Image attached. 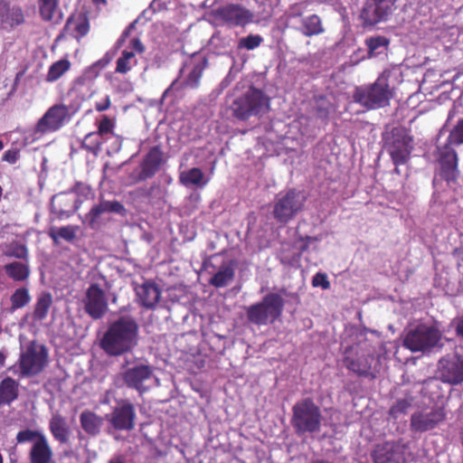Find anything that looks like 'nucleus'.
I'll list each match as a JSON object with an SVG mask.
<instances>
[{
	"instance_id": "1",
	"label": "nucleus",
	"mask_w": 463,
	"mask_h": 463,
	"mask_svg": "<svg viewBox=\"0 0 463 463\" xmlns=\"http://www.w3.org/2000/svg\"><path fill=\"white\" fill-rule=\"evenodd\" d=\"M139 326L129 315L120 316L109 323L99 346L109 356H120L131 352L138 342Z\"/></svg>"
},
{
	"instance_id": "2",
	"label": "nucleus",
	"mask_w": 463,
	"mask_h": 463,
	"mask_svg": "<svg viewBox=\"0 0 463 463\" xmlns=\"http://www.w3.org/2000/svg\"><path fill=\"white\" fill-rule=\"evenodd\" d=\"M389 78V72L384 71L373 83L356 87L353 94L354 101L369 110L388 106L393 96Z\"/></svg>"
},
{
	"instance_id": "3",
	"label": "nucleus",
	"mask_w": 463,
	"mask_h": 463,
	"mask_svg": "<svg viewBox=\"0 0 463 463\" xmlns=\"http://www.w3.org/2000/svg\"><path fill=\"white\" fill-rule=\"evenodd\" d=\"M322 419L320 408L311 398L302 399L292 407L290 423L298 437L319 432Z\"/></svg>"
},
{
	"instance_id": "4",
	"label": "nucleus",
	"mask_w": 463,
	"mask_h": 463,
	"mask_svg": "<svg viewBox=\"0 0 463 463\" xmlns=\"http://www.w3.org/2000/svg\"><path fill=\"white\" fill-rule=\"evenodd\" d=\"M269 109V98L263 90L250 86L249 90L235 98L229 109L239 121H247L252 116L264 114Z\"/></svg>"
},
{
	"instance_id": "5",
	"label": "nucleus",
	"mask_w": 463,
	"mask_h": 463,
	"mask_svg": "<svg viewBox=\"0 0 463 463\" xmlns=\"http://www.w3.org/2000/svg\"><path fill=\"white\" fill-rule=\"evenodd\" d=\"M402 345L412 353H428L443 346L442 332L436 326L419 324L407 331Z\"/></svg>"
},
{
	"instance_id": "6",
	"label": "nucleus",
	"mask_w": 463,
	"mask_h": 463,
	"mask_svg": "<svg viewBox=\"0 0 463 463\" xmlns=\"http://www.w3.org/2000/svg\"><path fill=\"white\" fill-rule=\"evenodd\" d=\"M284 299L278 293H269L260 302L250 305L246 308L247 319L256 326L273 324L283 312Z\"/></svg>"
},
{
	"instance_id": "7",
	"label": "nucleus",
	"mask_w": 463,
	"mask_h": 463,
	"mask_svg": "<svg viewBox=\"0 0 463 463\" xmlns=\"http://www.w3.org/2000/svg\"><path fill=\"white\" fill-rule=\"evenodd\" d=\"M384 147L393 165H406L413 150L414 139L410 129L394 127L383 137Z\"/></svg>"
},
{
	"instance_id": "8",
	"label": "nucleus",
	"mask_w": 463,
	"mask_h": 463,
	"mask_svg": "<svg viewBox=\"0 0 463 463\" xmlns=\"http://www.w3.org/2000/svg\"><path fill=\"white\" fill-rule=\"evenodd\" d=\"M307 198L302 192L289 189L279 193L274 201L272 216L277 223L287 225L305 208Z\"/></svg>"
},
{
	"instance_id": "9",
	"label": "nucleus",
	"mask_w": 463,
	"mask_h": 463,
	"mask_svg": "<svg viewBox=\"0 0 463 463\" xmlns=\"http://www.w3.org/2000/svg\"><path fill=\"white\" fill-rule=\"evenodd\" d=\"M16 442H31L28 458L30 463H52L53 451L47 437L40 430L25 429L16 434Z\"/></svg>"
},
{
	"instance_id": "10",
	"label": "nucleus",
	"mask_w": 463,
	"mask_h": 463,
	"mask_svg": "<svg viewBox=\"0 0 463 463\" xmlns=\"http://www.w3.org/2000/svg\"><path fill=\"white\" fill-rule=\"evenodd\" d=\"M48 352L44 345L31 342L20 355L18 366L20 376L28 377L40 373L46 366Z\"/></svg>"
},
{
	"instance_id": "11",
	"label": "nucleus",
	"mask_w": 463,
	"mask_h": 463,
	"mask_svg": "<svg viewBox=\"0 0 463 463\" xmlns=\"http://www.w3.org/2000/svg\"><path fill=\"white\" fill-rule=\"evenodd\" d=\"M448 140L442 145H437L433 153L436 163L439 167V175L447 183L456 182L459 176L458 156Z\"/></svg>"
},
{
	"instance_id": "12",
	"label": "nucleus",
	"mask_w": 463,
	"mask_h": 463,
	"mask_svg": "<svg viewBox=\"0 0 463 463\" xmlns=\"http://www.w3.org/2000/svg\"><path fill=\"white\" fill-rule=\"evenodd\" d=\"M106 418L115 430L131 431L136 426V407L129 400L121 399Z\"/></svg>"
},
{
	"instance_id": "13",
	"label": "nucleus",
	"mask_w": 463,
	"mask_h": 463,
	"mask_svg": "<svg viewBox=\"0 0 463 463\" xmlns=\"http://www.w3.org/2000/svg\"><path fill=\"white\" fill-rule=\"evenodd\" d=\"M398 0H370L367 1L360 14L364 26H373L380 22L388 20L396 10Z\"/></svg>"
},
{
	"instance_id": "14",
	"label": "nucleus",
	"mask_w": 463,
	"mask_h": 463,
	"mask_svg": "<svg viewBox=\"0 0 463 463\" xmlns=\"http://www.w3.org/2000/svg\"><path fill=\"white\" fill-rule=\"evenodd\" d=\"M85 313L94 320L102 318L109 310L104 290L98 283H92L86 289L82 299Z\"/></svg>"
},
{
	"instance_id": "15",
	"label": "nucleus",
	"mask_w": 463,
	"mask_h": 463,
	"mask_svg": "<svg viewBox=\"0 0 463 463\" xmlns=\"http://www.w3.org/2000/svg\"><path fill=\"white\" fill-rule=\"evenodd\" d=\"M446 417V410L441 406H435L429 411H416L411 417V430L420 433L431 430L443 422Z\"/></svg>"
},
{
	"instance_id": "16",
	"label": "nucleus",
	"mask_w": 463,
	"mask_h": 463,
	"mask_svg": "<svg viewBox=\"0 0 463 463\" xmlns=\"http://www.w3.org/2000/svg\"><path fill=\"white\" fill-rule=\"evenodd\" d=\"M438 374L441 382L451 385L463 383V358L458 355H446L438 363Z\"/></svg>"
},
{
	"instance_id": "17",
	"label": "nucleus",
	"mask_w": 463,
	"mask_h": 463,
	"mask_svg": "<svg viewBox=\"0 0 463 463\" xmlns=\"http://www.w3.org/2000/svg\"><path fill=\"white\" fill-rule=\"evenodd\" d=\"M69 119V108L64 104H56L48 109L39 119L36 128L41 133L59 130Z\"/></svg>"
},
{
	"instance_id": "18",
	"label": "nucleus",
	"mask_w": 463,
	"mask_h": 463,
	"mask_svg": "<svg viewBox=\"0 0 463 463\" xmlns=\"http://www.w3.org/2000/svg\"><path fill=\"white\" fill-rule=\"evenodd\" d=\"M218 19L231 26H245L252 22L253 14L238 4H228L215 11Z\"/></svg>"
},
{
	"instance_id": "19",
	"label": "nucleus",
	"mask_w": 463,
	"mask_h": 463,
	"mask_svg": "<svg viewBox=\"0 0 463 463\" xmlns=\"http://www.w3.org/2000/svg\"><path fill=\"white\" fill-rule=\"evenodd\" d=\"M146 47L139 38L130 40L128 49L124 50L116 61L115 72L119 74L128 73L138 63L137 55L143 54Z\"/></svg>"
},
{
	"instance_id": "20",
	"label": "nucleus",
	"mask_w": 463,
	"mask_h": 463,
	"mask_svg": "<svg viewBox=\"0 0 463 463\" xmlns=\"http://www.w3.org/2000/svg\"><path fill=\"white\" fill-rule=\"evenodd\" d=\"M153 375V369L147 364H137L124 371L121 374L124 383L135 389L140 395L146 392L144 383Z\"/></svg>"
},
{
	"instance_id": "21",
	"label": "nucleus",
	"mask_w": 463,
	"mask_h": 463,
	"mask_svg": "<svg viewBox=\"0 0 463 463\" xmlns=\"http://www.w3.org/2000/svg\"><path fill=\"white\" fill-rule=\"evenodd\" d=\"M164 152L160 146H152L140 164L137 181H145L153 177L165 163Z\"/></svg>"
},
{
	"instance_id": "22",
	"label": "nucleus",
	"mask_w": 463,
	"mask_h": 463,
	"mask_svg": "<svg viewBox=\"0 0 463 463\" xmlns=\"http://www.w3.org/2000/svg\"><path fill=\"white\" fill-rule=\"evenodd\" d=\"M90 21L87 14L82 12L72 13L67 19L62 29V35H69L80 41L90 32Z\"/></svg>"
},
{
	"instance_id": "23",
	"label": "nucleus",
	"mask_w": 463,
	"mask_h": 463,
	"mask_svg": "<svg viewBox=\"0 0 463 463\" xmlns=\"http://www.w3.org/2000/svg\"><path fill=\"white\" fill-rule=\"evenodd\" d=\"M135 290L139 304L146 309L155 308L161 298V290L156 283L152 280L145 281Z\"/></svg>"
},
{
	"instance_id": "24",
	"label": "nucleus",
	"mask_w": 463,
	"mask_h": 463,
	"mask_svg": "<svg viewBox=\"0 0 463 463\" xmlns=\"http://www.w3.org/2000/svg\"><path fill=\"white\" fill-rule=\"evenodd\" d=\"M374 463H400L402 458V451L400 445L394 442L379 444L372 452Z\"/></svg>"
},
{
	"instance_id": "25",
	"label": "nucleus",
	"mask_w": 463,
	"mask_h": 463,
	"mask_svg": "<svg viewBox=\"0 0 463 463\" xmlns=\"http://www.w3.org/2000/svg\"><path fill=\"white\" fill-rule=\"evenodd\" d=\"M49 430L53 439L60 444H67L70 439V428L66 419L60 413L52 416L49 421Z\"/></svg>"
},
{
	"instance_id": "26",
	"label": "nucleus",
	"mask_w": 463,
	"mask_h": 463,
	"mask_svg": "<svg viewBox=\"0 0 463 463\" xmlns=\"http://www.w3.org/2000/svg\"><path fill=\"white\" fill-rule=\"evenodd\" d=\"M81 429L91 437L98 436L104 423V419L90 410L83 411L80 415Z\"/></svg>"
},
{
	"instance_id": "27",
	"label": "nucleus",
	"mask_w": 463,
	"mask_h": 463,
	"mask_svg": "<svg viewBox=\"0 0 463 463\" xmlns=\"http://www.w3.org/2000/svg\"><path fill=\"white\" fill-rule=\"evenodd\" d=\"M18 383L9 376L0 382V406L9 405L18 398Z\"/></svg>"
},
{
	"instance_id": "28",
	"label": "nucleus",
	"mask_w": 463,
	"mask_h": 463,
	"mask_svg": "<svg viewBox=\"0 0 463 463\" xmlns=\"http://www.w3.org/2000/svg\"><path fill=\"white\" fill-rule=\"evenodd\" d=\"M5 274L14 281H26L31 274L29 263L26 261H13L4 266Z\"/></svg>"
},
{
	"instance_id": "29",
	"label": "nucleus",
	"mask_w": 463,
	"mask_h": 463,
	"mask_svg": "<svg viewBox=\"0 0 463 463\" xmlns=\"http://www.w3.org/2000/svg\"><path fill=\"white\" fill-rule=\"evenodd\" d=\"M373 359V356L361 355L356 359L345 356L344 358V364L345 367L360 376H366L371 371V361Z\"/></svg>"
},
{
	"instance_id": "30",
	"label": "nucleus",
	"mask_w": 463,
	"mask_h": 463,
	"mask_svg": "<svg viewBox=\"0 0 463 463\" xmlns=\"http://www.w3.org/2000/svg\"><path fill=\"white\" fill-rule=\"evenodd\" d=\"M298 30L307 37L319 35L325 32L322 20L317 14H310L303 17L301 20V27Z\"/></svg>"
},
{
	"instance_id": "31",
	"label": "nucleus",
	"mask_w": 463,
	"mask_h": 463,
	"mask_svg": "<svg viewBox=\"0 0 463 463\" xmlns=\"http://www.w3.org/2000/svg\"><path fill=\"white\" fill-rule=\"evenodd\" d=\"M52 296L50 292H42L35 302L33 311V319L34 321H43L48 316L49 310L52 305Z\"/></svg>"
},
{
	"instance_id": "32",
	"label": "nucleus",
	"mask_w": 463,
	"mask_h": 463,
	"mask_svg": "<svg viewBox=\"0 0 463 463\" xmlns=\"http://www.w3.org/2000/svg\"><path fill=\"white\" fill-rule=\"evenodd\" d=\"M51 211L60 220L67 219L74 213V209H72L70 202L63 197V194H59L52 197Z\"/></svg>"
},
{
	"instance_id": "33",
	"label": "nucleus",
	"mask_w": 463,
	"mask_h": 463,
	"mask_svg": "<svg viewBox=\"0 0 463 463\" xmlns=\"http://www.w3.org/2000/svg\"><path fill=\"white\" fill-rule=\"evenodd\" d=\"M25 18L22 7L19 5L10 6L0 24L2 27L14 28L24 24Z\"/></svg>"
},
{
	"instance_id": "34",
	"label": "nucleus",
	"mask_w": 463,
	"mask_h": 463,
	"mask_svg": "<svg viewBox=\"0 0 463 463\" xmlns=\"http://www.w3.org/2000/svg\"><path fill=\"white\" fill-rule=\"evenodd\" d=\"M390 40L383 35L368 37L365 40V45L368 49V58L382 54L389 46Z\"/></svg>"
},
{
	"instance_id": "35",
	"label": "nucleus",
	"mask_w": 463,
	"mask_h": 463,
	"mask_svg": "<svg viewBox=\"0 0 463 463\" xmlns=\"http://www.w3.org/2000/svg\"><path fill=\"white\" fill-rule=\"evenodd\" d=\"M3 253L5 257L14 258L28 262L29 251L25 244L13 241L4 247Z\"/></svg>"
},
{
	"instance_id": "36",
	"label": "nucleus",
	"mask_w": 463,
	"mask_h": 463,
	"mask_svg": "<svg viewBox=\"0 0 463 463\" xmlns=\"http://www.w3.org/2000/svg\"><path fill=\"white\" fill-rule=\"evenodd\" d=\"M71 63L68 59H61L53 62L48 70L45 77L47 82H54L61 79L68 71H70Z\"/></svg>"
},
{
	"instance_id": "37",
	"label": "nucleus",
	"mask_w": 463,
	"mask_h": 463,
	"mask_svg": "<svg viewBox=\"0 0 463 463\" xmlns=\"http://www.w3.org/2000/svg\"><path fill=\"white\" fill-rule=\"evenodd\" d=\"M105 138L99 136L96 131L88 133L80 143V147L87 152L97 156L103 145Z\"/></svg>"
},
{
	"instance_id": "38",
	"label": "nucleus",
	"mask_w": 463,
	"mask_h": 463,
	"mask_svg": "<svg viewBox=\"0 0 463 463\" xmlns=\"http://www.w3.org/2000/svg\"><path fill=\"white\" fill-rule=\"evenodd\" d=\"M180 181L185 186L191 184L198 187L204 186L208 182L207 180H204V175L198 167H193L187 172L183 173L180 175Z\"/></svg>"
},
{
	"instance_id": "39",
	"label": "nucleus",
	"mask_w": 463,
	"mask_h": 463,
	"mask_svg": "<svg viewBox=\"0 0 463 463\" xmlns=\"http://www.w3.org/2000/svg\"><path fill=\"white\" fill-rule=\"evenodd\" d=\"M317 241H318L317 237H313V236H308V235L303 236V235L298 234L294 242V247L298 250V253L293 257L292 260H283L282 262L288 263V264H293L294 262H298L302 254L308 250L309 243L315 242Z\"/></svg>"
},
{
	"instance_id": "40",
	"label": "nucleus",
	"mask_w": 463,
	"mask_h": 463,
	"mask_svg": "<svg viewBox=\"0 0 463 463\" xmlns=\"http://www.w3.org/2000/svg\"><path fill=\"white\" fill-rule=\"evenodd\" d=\"M207 61L203 58L201 61L195 63L192 71L184 81V87L195 89L199 86L203 72L206 68Z\"/></svg>"
},
{
	"instance_id": "41",
	"label": "nucleus",
	"mask_w": 463,
	"mask_h": 463,
	"mask_svg": "<svg viewBox=\"0 0 463 463\" xmlns=\"http://www.w3.org/2000/svg\"><path fill=\"white\" fill-rule=\"evenodd\" d=\"M32 298L26 287L16 288L10 297L11 309L13 311L26 307Z\"/></svg>"
},
{
	"instance_id": "42",
	"label": "nucleus",
	"mask_w": 463,
	"mask_h": 463,
	"mask_svg": "<svg viewBox=\"0 0 463 463\" xmlns=\"http://www.w3.org/2000/svg\"><path fill=\"white\" fill-rule=\"evenodd\" d=\"M234 278V269L230 266L221 267L213 278L209 280L210 285L215 288H223Z\"/></svg>"
},
{
	"instance_id": "43",
	"label": "nucleus",
	"mask_w": 463,
	"mask_h": 463,
	"mask_svg": "<svg viewBox=\"0 0 463 463\" xmlns=\"http://www.w3.org/2000/svg\"><path fill=\"white\" fill-rule=\"evenodd\" d=\"M38 3L42 19L46 22H51L58 8L59 0H38Z\"/></svg>"
},
{
	"instance_id": "44",
	"label": "nucleus",
	"mask_w": 463,
	"mask_h": 463,
	"mask_svg": "<svg viewBox=\"0 0 463 463\" xmlns=\"http://www.w3.org/2000/svg\"><path fill=\"white\" fill-rule=\"evenodd\" d=\"M105 213L104 206L100 202L99 204L94 205L90 211L85 214L83 223H86L91 229H97L99 225V219Z\"/></svg>"
},
{
	"instance_id": "45",
	"label": "nucleus",
	"mask_w": 463,
	"mask_h": 463,
	"mask_svg": "<svg viewBox=\"0 0 463 463\" xmlns=\"http://www.w3.org/2000/svg\"><path fill=\"white\" fill-rule=\"evenodd\" d=\"M263 43V38L260 34H249L242 37L238 42L239 50L251 51L260 46Z\"/></svg>"
},
{
	"instance_id": "46",
	"label": "nucleus",
	"mask_w": 463,
	"mask_h": 463,
	"mask_svg": "<svg viewBox=\"0 0 463 463\" xmlns=\"http://www.w3.org/2000/svg\"><path fill=\"white\" fill-rule=\"evenodd\" d=\"M97 125V133L101 136L103 138L105 136L109 134H114V128L116 126L115 120L108 117L107 115H103L101 118L96 123Z\"/></svg>"
},
{
	"instance_id": "47",
	"label": "nucleus",
	"mask_w": 463,
	"mask_h": 463,
	"mask_svg": "<svg viewBox=\"0 0 463 463\" xmlns=\"http://www.w3.org/2000/svg\"><path fill=\"white\" fill-rule=\"evenodd\" d=\"M49 235L52 239H53L54 241L57 240V238H61L67 241H71L75 239L76 237V232H75V229L74 227L72 226H63V227H61L59 229H57V231H54V230H51L50 232H49Z\"/></svg>"
},
{
	"instance_id": "48",
	"label": "nucleus",
	"mask_w": 463,
	"mask_h": 463,
	"mask_svg": "<svg viewBox=\"0 0 463 463\" xmlns=\"http://www.w3.org/2000/svg\"><path fill=\"white\" fill-rule=\"evenodd\" d=\"M447 140L455 146L463 144V118L459 119L450 130Z\"/></svg>"
},
{
	"instance_id": "49",
	"label": "nucleus",
	"mask_w": 463,
	"mask_h": 463,
	"mask_svg": "<svg viewBox=\"0 0 463 463\" xmlns=\"http://www.w3.org/2000/svg\"><path fill=\"white\" fill-rule=\"evenodd\" d=\"M315 109L318 118H327L331 111V103L325 97H319Z\"/></svg>"
},
{
	"instance_id": "50",
	"label": "nucleus",
	"mask_w": 463,
	"mask_h": 463,
	"mask_svg": "<svg viewBox=\"0 0 463 463\" xmlns=\"http://www.w3.org/2000/svg\"><path fill=\"white\" fill-rule=\"evenodd\" d=\"M411 403L407 399L397 400L396 402L391 407L389 413L391 416L397 418L402 414L406 413Z\"/></svg>"
},
{
	"instance_id": "51",
	"label": "nucleus",
	"mask_w": 463,
	"mask_h": 463,
	"mask_svg": "<svg viewBox=\"0 0 463 463\" xmlns=\"http://www.w3.org/2000/svg\"><path fill=\"white\" fill-rule=\"evenodd\" d=\"M312 286L321 287L323 289H328L330 288V282L327 279V275L326 273L317 272L313 278H312Z\"/></svg>"
},
{
	"instance_id": "52",
	"label": "nucleus",
	"mask_w": 463,
	"mask_h": 463,
	"mask_svg": "<svg viewBox=\"0 0 463 463\" xmlns=\"http://www.w3.org/2000/svg\"><path fill=\"white\" fill-rule=\"evenodd\" d=\"M71 191L79 196L88 198L91 194V188L89 184L82 182H76Z\"/></svg>"
},
{
	"instance_id": "53",
	"label": "nucleus",
	"mask_w": 463,
	"mask_h": 463,
	"mask_svg": "<svg viewBox=\"0 0 463 463\" xmlns=\"http://www.w3.org/2000/svg\"><path fill=\"white\" fill-rule=\"evenodd\" d=\"M106 213H121L124 206L118 201H102L101 202Z\"/></svg>"
},
{
	"instance_id": "54",
	"label": "nucleus",
	"mask_w": 463,
	"mask_h": 463,
	"mask_svg": "<svg viewBox=\"0 0 463 463\" xmlns=\"http://www.w3.org/2000/svg\"><path fill=\"white\" fill-rule=\"evenodd\" d=\"M19 158L20 151L16 148L6 150L3 156V161H5L9 164H15Z\"/></svg>"
},
{
	"instance_id": "55",
	"label": "nucleus",
	"mask_w": 463,
	"mask_h": 463,
	"mask_svg": "<svg viewBox=\"0 0 463 463\" xmlns=\"http://www.w3.org/2000/svg\"><path fill=\"white\" fill-rule=\"evenodd\" d=\"M110 106H111L110 97L109 95H107L100 101L96 102L95 109L99 112H102V111L109 109L110 108Z\"/></svg>"
},
{
	"instance_id": "56",
	"label": "nucleus",
	"mask_w": 463,
	"mask_h": 463,
	"mask_svg": "<svg viewBox=\"0 0 463 463\" xmlns=\"http://www.w3.org/2000/svg\"><path fill=\"white\" fill-rule=\"evenodd\" d=\"M455 333L456 335L463 338V315L455 319Z\"/></svg>"
},
{
	"instance_id": "57",
	"label": "nucleus",
	"mask_w": 463,
	"mask_h": 463,
	"mask_svg": "<svg viewBox=\"0 0 463 463\" xmlns=\"http://www.w3.org/2000/svg\"><path fill=\"white\" fill-rule=\"evenodd\" d=\"M303 10L301 7V4H295L290 6V17H300L302 16Z\"/></svg>"
},
{
	"instance_id": "58",
	"label": "nucleus",
	"mask_w": 463,
	"mask_h": 463,
	"mask_svg": "<svg viewBox=\"0 0 463 463\" xmlns=\"http://www.w3.org/2000/svg\"><path fill=\"white\" fill-rule=\"evenodd\" d=\"M137 20L132 22L124 31L123 33H121V37H123L124 39H127L129 35H130V33L135 29L136 27V24H137Z\"/></svg>"
},
{
	"instance_id": "59",
	"label": "nucleus",
	"mask_w": 463,
	"mask_h": 463,
	"mask_svg": "<svg viewBox=\"0 0 463 463\" xmlns=\"http://www.w3.org/2000/svg\"><path fill=\"white\" fill-rule=\"evenodd\" d=\"M176 81H177V80H174L172 82V84L164 91V93L162 95V100L165 99L167 97V95L170 93V91L172 90V89L175 85Z\"/></svg>"
},
{
	"instance_id": "60",
	"label": "nucleus",
	"mask_w": 463,
	"mask_h": 463,
	"mask_svg": "<svg viewBox=\"0 0 463 463\" xmlns=\"http://www.w3.org/2000/svg\"><path fill=\"white\" fill-rule=\"evenodd\" d=\"M5 358H6V356H5V353L0 351V367L5 366Z\"/></svg>"
},
{
	"instance_id": "61",
	"label": "nucleus",
	"mask_w": 463,
	"mask_h": 463,
	"mask_svg": "<svg viewBox=\"0 0 463 463\" xmlns=\"http://www.w3.org/2000/svg\"><path fill=\"white\" fill-rule=\"evenodd\" d=\"M109 463H125L124 460L119 458V457H117V458H112Z\"/></svg>"
},
{
	"instance_id": "62",
	"label": "nucleus",
	"mask_w": 463,
	"mask_h": 463,
	"mask_svg": "<svg viewBox=\"0 0 463 463\" xmlns=\"http://www.w3.org/2000/svg\"><path fill=\"white\" fill-rule=\"evenodd\" d=\"M125 41H126V39H124L123 37H121V36H120V37L118 39L117 43H116V46H117V48H120V47L123 45V43H124V42H125Z\"/></svg>"
},
{
	"instance_id": "63",
	"label": "nucleus",
	"mask_w": 463,
	"mask_h": 463,
	"mask_svg": "<svg viewBox=\"0 0 463 463\" xmlns=\"http://www.w3.org/2000/svg\"><path fill=\"white\" fill-rule=\"evenodd\" d=\"M400 165H394V166H395V167H394V169H393V173H395L396 175H401V171H400V169H399V166H400Z\"/></svg>"
},
{
	"instance_id": "64",
	"label": "nucleus",
	"mask_w": 463,
	"mask_h": 463,
	"mask_svg": "<svg viewBox=\"0 0 463 463\" xmlns=\"http://www.w3.org/2000/svg\"><path fill=\"white\" fill-rule=\"evenodd\" d=\"M93 2H94L95 4H99V3H103V4H105V3H106V0H93Z\"/></svg>"
}]
</instances>
